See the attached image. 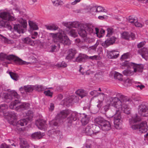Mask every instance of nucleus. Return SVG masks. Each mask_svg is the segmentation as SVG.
<instances>
[{"mask_svg": "<svg viewBox=\"0 0 148 148\" xmlns=\"http://www.w3.org/2000/svg\"><path fill=\"white\" fill-rule=\"evenodd\" d=\"M8 106L7 105L3 104L0 105V112H4L3 111L7 109ZM5 113V112H4Z\"/></svg>", "mask_w": 148, "mask_h": 148, "instance_id": "nucleus-52", "label": "nucleus"}, {"mask_svg": "<svg viewBox=\"0 0 148 148\" xmlns=\"http://www.w3.org/2000/svg\"><path fill=\"white\" fill-rule=\"evenodd\" d=\"M129 58V53H124L123 55H122L121 57V59H125L128 58Z\"/></svg>", "mask_w": 148, "mask_h": 148, "instance_id": "nucleus-58", "label": "nucleus"}, {"mask_svg": "<svg viewBox=\"0 0 148 148\" xmlns=\"http://www.w3.org/2000/svg\"><path fill=\"white\" fill-rule=\"evenodd\" d=\"M96 13H99L100 12H106V10L104 9V8L101 6H96Z\"/></svg>", "mask_w": 148, "mask_h": 148, "instance_id": "nucleus-45", "label": "nucleus"}, {"mask_svg": "<svg viewBox=\"0 0 148 148\" xmlns=\"http://www.w3.org/2000/svg\"><path fill=\"white\" fill-rule=\"evenodd\" d=\"M3 114L5 116H9L12 121L17 119V116L16 113L14 112H6L4 113L3 112Z\"/></svg>", "mask_w": 148, "mask_h": 148, "instance_id": "nucleus-25", "label": "nucleus"}, {"mask_svg": "<svg viewBox=\"0 0 148 148\" xmlns=\"http://www.w3.org/2000/svg\"><path fill=\"white\" fill-rule=\"evenodd\" d=\"M68 34L71 36L74 37H75L77 36V34L76 31L74 29H72L71 30Z\"/></svg>", "mask_w": 148, "mask_h": 148, "instance_id": "nucleus-49", "label": "nucleus"}, {"mask_svg": "<svg viewBox=\"0 0 148 148\" xmlns=\"http://www.w3.org/2000/svg\"><path fill=\"white\" fill-rule=\"evenodd\" d=\"M138 53L141 55L142 57L147 60L148 59V49L146 48H143L139 50Z\"/></svg>", "mask_w": 148, "mask_h": 148, "instance_id": "nucleus-20", "label": "nucleus"}, {"mask_svg": "<svg viewBox=\"0 0 148 148\" xmlns=\"http://www.w3.org/2000/svg\"><path fill=\"white\" fill-rule=\"evenodd\" d=\"M79 114L81 116V121L82 125H85L87 124L88 123L90 119V116L85 113L80 114Z\"/></svg>", "mask_w": 148, "mask_h": 148, "instance_id": "nucleus-14", "label": "nucleus"}, {"mask_svg": "<svg viewBox=\"0 0 148 148\" xmlns=\"http://www.w3.org/2000/svg\"><path fill=\"white\" fill-rule=\"evenodd\" d=\"M114 77L115 79H117L119 81H122L123 80V75L119 73L115 72L114 74Z\"/></svg>", "mask_w": 148, "mask_h": 148, "instance_id": "nucleus-39", "label": "nucleus"}, {"mask_svg": "<svg viewBox=\"0 0 148 148\" xmlns=\"http://www.w3.org/2000/svg\"><path fill=\"white\" fill-rule=\"evenodd\" d=\"M36 126L39 129L45 130L47 127L45 121L40 119L38 120L36 122Z\"/></svg>", "mask_w": 148, "mask_h": 148, "instance_id": "nucleus-16", "label": "nucleus"}, {"mask_svg": "<svg viewBox=\"0 0 148 148\" xmlns=\"http://www.w3.org/2000/svg\"><path fill=\"white\" fill-rule=\"evenodd\" d=\"M20 97L17 92L14 90L11 91L7 93H5L4 97L7 102H9L15 98L18 99Z\"/></svg>", "mask_w": 148, "mask_h": 148, "instance_id": "nucleus-12", "label": "nucleus"}, {"mask_svg": "<svg viewBox=\"0 0 148 148\" xmlns=\"http://www.w3.org/2000/svg\"><path fill=\"white\" fill-rule=\"evenodd\" d=\"M44 135V133L41 134L40 132H37L33 134L31 136V137L33 138L39 139L42 138Z\"/></svg>", "mask_w": 148, "mask_h": 148, "instance_id": "nucleus-30", "label": "nucleus"}, {"mask_svg": "<svg viewBox=\"0 0 148 148\" xmlns=\"http://www.w3.org/2000/svg\"><path fill=\"white\" fill-rule=\"evenodd\" d=\"M114 123L115 127L118 130H120L122 127L123 116L119 110H116V112L113 116Z\"/></svg>", "mask_w": 148, "mask_h": 148, "instance_id": "nucleus-6", "label": "nucleus"}, {"mask_svg": "<svg viewBox=\"0 0 148 148\" xmlns=\"http://www.w3.org/2000/svg\"><path fill=\"white\" fill-rule=\"evenodd\" d=\"M29 25L30 28L34 30H37L38 29V27L36 23L29 21Z\"/></svg>", "mask_w": 148, "mask_h": 148, "instance_id": "nucleus-34", "label": "nucleus"}, {"mask_svg": "<svg viewBox=\"0 0 148 148\" xmlns=\"http://www.w3.org/2000/svg\"><path fill=\"white\" fill-rule=\"evenodd\" d=\"M133 25H135L136 27H142L143 26V24L138 22L137 21L135 22Z\"/></svg>", "mask_w": 148, "mask_h": 148, "instance_id": "nucleus-59", "label": "nucleus"}, {"mask_svg": "<svg viewBox=\"0 0 148 148\" xmlns=\"http://www.w3.org/2000/svg\"><path fill=\"white\" fill-rule=\"evenodd\" d=\"M116 97H111L110 99V104L120 111L121 110L127 114L130 112L131 108L125 103L127 102L126 97L121 93H117Z\"/></svg>", "mask_w": 148, "mask_h": 148, "instance_id": "nucleus-1", "label": "nucleus"}, {"mask_svg": "<svg viewBox=\"0 0 148 148\" xmlns=\"http://www.w3.org/2000/svg\"><path fill=\"white\" fill-rule=\"evenodd\" d=\"M116 38L112 36L107 39L104 42L102 43L101 45L105 48H106L109 46L113 44L115 42Z\"/></svg>", "mask_w": 148, "mask_h": 148, "instance_id": "nucleus-15", "label": "nucleus"}, {"mask_svg": "<svg viewBox=\"0 0 148 148\" xmlns=\"http://www.w3.org/2000/svg\"><path fill=\"white\" fill-rule=\"evenodd\" d=\"M27 115L28 117L26 119H21L18 121L16 124L17 126L20 125L21 126L26 125L28 121H31L33 117L32 112L31 111H29L28 112L27 114Z\"/></svg>", "mask_w": 148, "mask_h": 148, "instance_id": "nucleus-13", "label": "nucleus"}, {"mask_svg": "<svg viewBox=\"0 0 148 148\" xmlns=\"http://www.w3.org/2000/svg\"><path fill=\"white\" fill-rule=\"evenodd\" d=\"M54 108V105L53 103H51L50 105V107L49 108V110L50 111H52L53 110Z\"/></svg>", "mask_w": 148, "mask_h": 148, "instance_id": "nucleus-61", "label": "nucleus"}, {"mask_svg": "<svg viewBox=\"0 0 148 148\" xmlns=\"http://www.w3.org/2000/svg\"><path fill=\"white\" fill-rule=\"evenodd\" d=\"M92 131L93 132V135H96L98 133L100 130V128L98 126L94 125L92 127Z\"/></svg>", "mask_w": 148, "mask_h": 148, "instance_id": "nucleus-43", "label": "nucleus"}, {"mask_svg": "<svg viewBox=\"0 0 148 148\" xmlns=\"http://www.w3.org/2000/svg\"><path fill=\"white\" fill-rule=\"evenodd\" d=\"M25 28L21 25L19 24L14 25V30L19 34H23L25 32V30L24 29Z\"/></svg>", "mask_w": 148, "mask_h": 148, "instance_id": "nucleus-22", "label": "nucleus"}, {"mask_svg": "<svg viewBox=\"0 0 148 148\" xmlns=\"http://www.w3.org/2000/svg\"><path fill=\"white\" fill-rule=\"evenodd\" d=\"M128 21L133 25L135 22L137 21V18L132 16H129L127 19Z\"/></svg>", "mask_w": 148, "mask_h": 148, "instance_id": "nucleus-42", "label": "nucleus"}, {"mask_svg": "<svg viewBox=\"0 0 148 148\" xmlns=\"http://www.w3.org/2000/svg\"><path fill=\"white\" fill-rule=\"evenodd\" d=\"M99 93L97 92V90H93L90 92V94L92 96H97Z\"/></svg>", "mask_w": 148, "mask_h": 148, "instance_id": "nucleus-57", "label": "nucleus"}, {"mask_svg": "<svg viewBox=\"0 0 148 148\" xmlns=\"http://www.w3.org/2000/svg\"><path fill=\"white\" fill-rule=\"evenodd\" d=\"M6 59L9 60H13L16 64L20 65L28 64L29 62L23 60L18 57L13 55H10L7 56L5 54L1 53L0 54V60H3Z\"/></svg>", "mask_w": 148, "mask_h": 148, "instance_id": "nucleus-3", "label": "nucleus"}, {"mask_svg": "<svg viewBox=\"0 0 148 148\" xmlns=\"http://www.w3.org/2000/svg\"><path fill=\"white\" fill-rule=\"evenodd\" d=\"M20 147L21 148H29V146L25 139L21 140Z\"/></svg>", "mask_w": 148, "mask_h": 148, "instance_id": "nucleus-32", "label": "nucleus"}, {"mask_svg": "<svg viewBox=\"0 0 148 148\" xmlns=\"http://www.w3.org/2000/svg\"><path fill=\"white\" fill-rule=\"evenodd\" d=\"M98 100L99 101V103L97 105V107L99 108H101L102 106V104L103 101L104 100L105 95L103 93H99L98 95Z\"/></svg>", "mask_w": 148, "mask_h": 148, "instance_id": "nucleus-24", "label": "nucleus"}, {"mask_svg": "<svg viewBox=\"0 0 148 148\" xmlns=\"http://www.w3.org/2000/svg\"><path fill=\"white\" fill-rule=\"evenodd\" d=\"M35 87L36 88L37 90L39 92L44 90L45 89V88L41 85L36 86Z\"/></svg>", "mask_w": 148, "mask_h": 148, "instance_id": "nucleus-55", "label": "nucleus"}, {"mask_svg": "<svg viewBox=\"0 0 148 148\" xmlns=\"http://www.w3.org/2000/svg\"><path fill=\"white\" fill-rule=\"evenodd\" d=\"M138 114L143 116H148V106L146 103H143L139 105L138 108Z\"/></svg>", "mask_w": 148, "mask_h": 148, "instance_id": "nucleus-10", "label": "nucleus"}, {"mask_svg": "<svg viewBox=\"0 0 148 148\" xmlns=\"http://www.w3.org/2000/svg\"><path fill=\"white\" fill-rule=\"evenodd\" d=\"M71 113V111L68 110L61 111L60 113L57 114L55 120H53L49 122L50 124L52 126L53 125L55 126L58 125L59 123L60 122L61 119L66 118L68 115Z\"/></svg>", "mask_w": 148, "mask_h": 148, "instance_id": "nucleus-5", "label": "nucleus"}, {"mask_svg": "<svg viewBox=\"0 0 148 148\" xmlns=\"http://www.w3.org/2000/svg\"><path fill=\"white\" fill-rule=\"evenodd\" d=\"M0 38L5 43L8 44H12L13 43V40L8 39L1 34H0Z\"/></svg>", "mask_w": 148, "mask_h": 148, "instance_id": "nucleus-37", "label": "nucleus"}, {"mask_svg": "<svg viewBox=\"0 0 148 148\" xmlns=\"http://www.w3.org/2000/svg\"><path fill=\"white\" fill-rule=\"evenodd\" d=\"M56 66L59 67L64 68L67 66V65L64 62H62L61 63L57 64Z\"/></svg>", "mask_w": 148, "mask_h": 148, "instance_id": "nucleus-53", "label": "nucleus"}, {"mask_svg": "<svg viewBox=\"0 0 148 148\" xmlns=\"http://www.w3.org/2000/svg\"><path fill=\"white\" fill-rule=\"evenodd\" d=\"M52 36L53 41L55 42H58L62 43L64 45H69L71 44L69 38L65 35L63 34L64 32L61 31L56 34L50 33Z\"/></svg>", "mask_w": 148, "mask_h": 148, "instance_id": "nucleus-2", "label": "nucleus"}, {"mask_svg": "<svg viewBox=\"0 0 148 148\" xmlns=\"http://www.w3.org/2000/svg\"><path fill=\"white\" fill-rule=\"evenodd\" d=\"M52 2L54 5L58 6L59 5H62L64 3L61 0H51Z\"/></svg>", "mask_w": 148, "mask_h": 148, "instance_id": "nucleus-40", "label": "nucleus"}, {"mask_svg": "<svg viewBox=\"0 0 148 148\" xmlns=\"http://www.w3.org/2000/svg\"><path fill=\"white\" fill-rule=\"evenodd\" d=\"M132 65L133 66L134 72H142L143 70V66L142 64H136L134 63H131Z\"/></svg>", "mask_w": 148, "mask_h": 148, "instance_id": "nucleus-18", "label": "nucleus"}, {"mask_svg": "<svg viewBox=\"0 0 148 148\" xmlns=\"http://www.w3.org/2000/svg\"><path fill=\"white\" fill-rule=\"evenodd\" d=\"M57 46L56 45H52L50 46L49 51L51 52H56L57 51L56 48Z\"/></svg>", "mask_w": 148, "mask_h": 148, "instance_id": "nucleus-51", "label": "nucleus"}, {"mask_svg": "<svg viewBox=\"0 0 148 148\" xmlns=\"http://www.w3.org/2000/svg\"><path fill=\"white\" fill-rule=\"evenodd\" d=\"M1 148H9V146L7 145L5 143H3L0 146Z\"/></svg>", "mask_w": 148, "mask_h": 148, "instance_id": "nucleus-62", "label": "nucleus"}, {"mask_svg": "<svg viewBox=\"0 0 148 148\" xmlns=\"http://www.w3.org/2000/svg\"><path fill=\"white\" fill-rule=\"evenodd\" d=\"M107 33L106 36L109 37L112 35L113 32V29L112 27L108 28L107 29Z\"/></svg>", "mask_w": 148, "mask_h": 148, "instance_id": "nucleus-48", "label": "nucleus"}, {"mask_svg": "<svg viewBox=\"0 0 148 148\" xmlns=\"http://www.w3.org/2000/svg\"><path fill=\"white\" fill-rule=\"evenodd\" d=\"M94 40V39H90V38H87L86 39L85 41H86V42L89 43H90L92 42H93Z\"/></svg>", "mask_w": 148, "mask_h": 148, "instance_id": "nucleus-64", "label": "nucleus"}, {"mask_svg": "<svg viewBox=\"0 0 148 148\" xmlns=\"http://www.w3.org/2000/svg\"><path fill=\"white\" fill-rule=\"evenodd\" d=\"M12 15H13V12L12 10H10L1 13L0 17L3 19L13 21L15 20L16 19L14 16Z\"/></svg>", "mask_w": 148, "mask_h": 148, "instance_id": "nucleus-11", "label": "nucleus"}, {"mask_svg": "<svg viewBox=\"0 0 148 148\" xmlns=\"http://www.w3.org/2000/svg\"><path fill=\"white\" fill-rule=\"evenodd\" d=\"M86 9L88 12H90L92 14H94L96 13V6H89L87 7Z\"/></svg>", "mask_w": 148, "mask_h": 148, "instance_id": "nucleus-33", "label": "nucleus"}, {"mask_svg": "<svg viewBox=\"0 0 148 148\" xmlns=\"http://www.w3.org/2000/svg\"><path fill=\"white\" fill-rule=\"evenodd\" d=\"M19 22L22 24V25L24 28H26L27 27V22L26 20L23 19L22 18H19L18 20Z\"/></svg>", "mask_w": 148, "mask_h": 148, "instance_id": "nucleus-46", "label": "nucleus"}, {"mask_svg": "<svg viewBox=\"0 0 148 148\" xmlns=\"http://www.w3.org/2000/svg\"><path fill=\"white\" fill-rule=\"evenodd\" d=\"M145 42H140L137 45V47L138 48H140L143 47L145 44Z\"/></svg>", "mask_w": 148, "mask_h": 148, "instance_id": "nucleus-60", "label": "nucleus"}, {"mask_svg": "<svg viewBox=\"0 0 148 148\" xmlns=\"http://www.w3.org/2000/svg\"><path fill=\"white\" fill-rule=\"evenodd\" d=\"M132 128L133 130H138L141 133H145L148 130V125L146 121L142 122L140 124L133 125Z\"/></svg>", "mask_w": 148, "mask_h": 148, "instance_id": "nucleus-9", "label": "nucleus"}, {"mask_svg": "<svg viewBox=\"0 0 148 148\" xmlns=\"http://www.w3.org/2000/svg\"><path fill=\"white\" fill-rule=\"evenodd\" d=\"M87 56L86 55L80 54L76 58L75 61L78 62H81L85 61V59L87 58Z\"/></svg>", "mask_w": 148, "mask_h": 148, "instance_id": "nucleus-28", "label": "nucleus"}, {"mask_svg": "<svg viewBox=\"0 0 148 148\" xmlns=\"http://www.w3.org/2000/svg\"><path fill=\"white\" fill-rule=\"evenodd\" d=\"M94 121L95 123L100 125L101 129L103 130L108 131L111 128L110 123L101 117L98 116L96 118L94 119Z\"/></svg>", "mask_w": 148, "mask_h": 148, "instance_id": "nucleus-7", "label": "nucleus"}, {"mask_svg": "<svg viewBox=\"0 0 148 148\" xmlns=\"http://www.w3.org/2000/svg\"><path fill=\"white\" fill-rule=\"evenodd\" d=\"M92 126L91 125H88L84 129V132L87 135L91 136L93 134V132L92 129Z\"/></svg>", "mask_w": 148, "mask_h": 148, "instance_id": "nucleus-26", "label": "nucleus"}, {"mask_svg": "<svg viewBox=\"0 0 148 148\" xmlns=\"http://www.w3.org/2000/svg\"><path fill=\"white\" fill-rule=\"evenodd\" d=\"M122 38L126 40H129L131 38L132 39L135 38V35L132 32H124L122 34Z\"/></svg>", "mask_w": 148, "mask_h": 148, "instance_id": "nucleus-19", "label": "nucleus"}, {"mask_svg": "<svg viewBox=\"0 0 148 148\" xmlns=\"http://www.w3.org/2000/svg\"><path fill=\"white\" fill-rule=\"evenodd\" d=\"M63 24L69 28L72 27L77 28L79 27V23L77 21L68 22L63 23Z\"/></svg>", "mask_w": 148, "mask_h": 148, "instance_id": "nucleus-17", "label": "nucleus"}, {"mask_svg": "<svg viewBox=\"0 0 148 148\" xmlns=\"http://www.w3.org/2000/svg\"><path fill=\"white\" fill-rule=\"evenodd\" d=\"M33 87L30 85L25 86V91L26 92H31L33 90Z\"/></svg>", "mask_w": 148, "mask_h": 148, "instance_id": "nucleus-50", "label": "nucleus"}, {"mask_svg": "<svg viewBox=\"0 0 148 148\" xmlns=\"http://www.w3.org/2000/svg\"><path fill=\"white\" fill-rule=\"evenodd\" d=\"M134 72L130 69H127L123 71V75L127 76H131L134 74Z\"/></svg>", "mask_w": 148, "mask_h": 148, "instance_id": "nucleus-38", "label": "nucleus"}, {"mask_svg": "<svg viewBox=\"0 0 148 148\" xmlns=\"http://www.w3.org/2000/svg\"><path fill=\"white\" fill-rule=\"evenodd\" d=\"M131 120L134 123H136L140 121V119L139 116L136 114L132 117Z\"/></svg>", "mask_w": 148, "mask_h": 148, "instance_id": "nucleus-44", "label": "nucleus"}, {"mask_svg": "<svg viewBox=\"0 0 148 148\" xmlns=\"http://www.w3.org/2000/svg\"><path fill=\"white\" fill-rule=\"evenodd\" d=\"M24 42L30 45H33L34 44V42L29 37H27L25 38L24 40Z\"/></svg>", "mask_w": 148, "mask_h": 148, "instance_id": "nucleus-41", "label": "nucleus"}, {"mask_svg": "<svg viewBox=\"0 0 148 148\" xmlns=\"http://www.w3.org/2000/svg\"><path fill=\"white\" fill-rule=\"evenodd\" d=\"M46 28L50 30H56L58 29V27L54 25H45Z\"/></svg>", "mask_w": 148, "mask_h": 148, "instance_id": "nucleus-36", "label": "nucleus"}, {"mask_svg": "<svg viewBox=\"0 0 148 148\" xmlns=\"http://www.w3.org/2000/svg\"><path fill=\"white\" fill-rule=\"evenodd\" d=\"M9 74L13 79L16 81L18 80L19 77L17 74L12 72H9Z\"/></svg>", "mask_w": 148, "mask_h": 148, "instance_id": "nucleus-35", "label": "nucleus"}, {"mask_svg": "<svg viewBox=\"0 0 148 148\" xmlns=\"http://www.w3.org/2000/svg\"><path fill=\"white\" fill-rule=\"evenodd\" d=\"M15 109L17 111H20L28 109L30 106V104L28 103H23L20 104V102L18 100L15 99L14 101L11 103L9 106L10 108L11 109Z\"/></svg>", "mask_w": 148, "mask_h": 148, "instance_id": "nucleus-4", "label": "nucleus"}, {"mask_svg": "<svg viewBox=\"0 0 148 148\" xmlns=\"http://www.w3.org/2000/svg\"><path fill=\"white\" fill-rule=\"evenodd\" d=\"M77 53V51L74 48L69 49L68 51V55L66 58L68 60H71L73 58L75 54Z\"/></svg>", "mask_w": 148, "mask_h": 148, "instance_id": "nucleus-23", "label": "nucleus"}, {"mask_svg": "<svg viewBox=\"0 0 148 148\" xmlns=\"http://www.w3.org/2000/svg\"><path fill=\"white\" fill-rule=\"evenodd\" d=\"M122 65L123 66H127L130 65L129 62L127 61H125L124 62L122 63Z\"/></svg>", "mask_w": 148, "mask_h": 148, "instance_id": "nucleus-63", "label": "nucleus"}, {"mask_svg": "<svg viewBox=\"0 0 148 148\" xmlns=\"http://www.w3.org/2000/svg\"><path fill=\"white\" fill-rule=\"evenodd\" d=\"M119 52L117 51L112 50L109 52L108 54V57L110 58H116L119 55Z\"/></svg>", "mask_w": 148, "mask_h": 148, "instance_id": "nucleus-27", "label": "nucleus"}, {"mask_svg": "<svg viewBox=\"0 0 148 148\" xmlns=\"http://www.w3.org/2000/svg\"><path fill=\"white\" fill-rule=\"evenodd\" d=\"M71 96L69 97L64 100V103L67 106H69L70 103H73L72 100H71Z\"/></svg>", "mask_w": 148, "mask_h": 148, "instance_id": "nucleus-47", "label": "nucleus"}, {"mask_svg": "<svg viewBox=\"0 0 148 148\" xmlns=\"http://www.w3.org/2000/svg\"><path fill=\"white\" fill-rule=\"evenodd\" d=\"M71 100H72L73 103L77 102L79 100L78 97L75 95L71 96Z\"/></svg>", "mask_w": 148, "mask_h": 148, "instance_id": "nucleus-54", "label": "nucleus"}, {"mask_svg": "<svg viewBox=\"0 0 148 148\" xmlns=\"http://www.w3.org/2000/svg\"><path fill=\"white\" fill-rule=\"evenodd\" d=\"M71 115L67 119L69 123H71L73 121H76L78 118V114L75 112H71Z\"/></svg>", "mask_w": 148, "mask_h": 148, "instance_id": "nucleus-21", "label": "nucleus"}, {"mask_svg": "<svg viewBox=\"0 0 148 148\" xmlns=\"http://www.w3.org/2000/svg\"><path fill=\"white\" fill-rule=\"evenodd\" d=\"M76 93V94L81 97V98H83L87 95L86 92L83 90L79 89L77 90Z\"/></svg>", "mask_w": 148, "mask_h": 148, "instance_id": "nucleus-31", "label": "nucleus"}, {"mask_svg": "<svg viewBox=\"0 0 148 148\" xmlns=\"http://www.w3.org/2000/svg\"><path fill=\"white\" fill-rule=\"evenodd\" d=\"M44 93L46 96L51 97L53 95L52 92H51L50 90H49L45 91Z\"/></svg>", "mask_w": 148, "mask_h": 148, "instance_id": "nucleus-56", "label": "nucleus"}, {"mask_svg": "<svg viewBox=\"0 0 148 148\" xmlns=\"http://www.w3.org/2000/svg\"><path fill=\"white\" fill-rule=\"evenodd\" d=\"M84 29H81L78 31L79 35L83 38L86 37L87 35L86 31L89 33H91L93 32L94 27L91 24L86 23L83 25Z\"/></svg>", "mask_w": 148, "mask_h": 148, "instance_id": "nucleus-8", "label": "nucleus"}, {"mask_svg": "<svg viewBox=\"0 0 148 148\" xmlns=\"http://www.w3.org/2000/svg\"><path fill=\"white\" fill-rule=\"evenodd\" d=\"M0 27L7 28L9 29L11 28V27L9 23L3 20H0Z\"/></svg>", "mask_w": 148, "mask_h": 148, "instance_id": "nucleus-29", "label": "nucleus"}]
</instances>
